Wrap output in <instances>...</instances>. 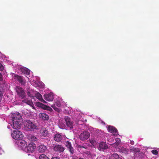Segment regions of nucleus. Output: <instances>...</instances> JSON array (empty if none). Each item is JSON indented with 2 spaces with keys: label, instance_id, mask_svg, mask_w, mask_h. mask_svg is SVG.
Segmentation results:
<instances>
[{
  "label": "nucleus",
  "instance_id": "40",
  "mask_svg": "<svg viewBox=\"0 0 159 159\" xmlns=\"http://www.w3.org/2000/svg\"><path fill=\"white\" fill-rule=\"evenodd\" d=\"M41 102L44 103H46L47 102L42 98L40 100Z\"/></svg>",
  "mask_w": 159,
  "mask_h": 159
},
{
  "label": "nucleus",
  "instance_id": "24",
  "mask_svg": "<svg viewBox=\"0 0 159 159\" xmlns=\"http://www.w3.org/2000/svg\"><path fill=\"white\" fill-rule=\"evenodd\" d=\"M65 145L67 148V150L72 147L71 143L68 141L65 142Z\"/></svg>",
  "mask_w": 159,
  "mask_h": 159
},
{
  "label": "nucleus",
  "instance_id": "26",
  "mask_svg": "<svg viewBox=\"0 0 159 159\" xmlns=\"http://www.w3.org/2000/svg\"><path fill=\"white\" fill-rule=\"evenodd\" d=\"M35 96L39 101L42 98V95L39 92L36 93Z\"/></svg>",
  "mask_w": 159,
  "mask_h": 159
},
{
  "label": "nucleus",
  "instance_id": "29",
  "mask_svg": "<svg viewBox=\"0 0 159 159\" xmlns=\"http://www.w3.org/2000/svg\"><path fill=\"white\" fill-rule=\"evenodd\" d=\"M51 107H52L55 111H56L57 112H59L60 111L59 109L58 108H57L56 107L55 104H53V105H52L51 106Z\"/></svg>",
  "mask_w": 159,
  "mask_h": 159
},
{
  "label": "nucleus",
  "instance_id": "34",
  "mask_svg": "<svg viewBox=\"0 0 159 159\" xmlns=\"http://www.w3.org/2000/svg\"><path fill=\"white\" fill-rule=\"evenodd\" d=\"M37 104L38 106L41 107H43V106H44V105L43 103L39 102H37Z\"/></svg>",
  "mask_w": 159,
  "mask_h": 159
},
{
  "label": "nucleus",
  "instance_id": "10",
  "mask_svg": "<svg viewBox=\"0 0 159 159\" xmlns=\"http://www.w3.org/2000/svg\"><path fill=\"white\" fill-rule=\"evenodd\" d=\"M108 131L114 134H116L117 133V130L112 126L108 125L107 126Z\"/></svg>",
  "mask_w": 159,
  "mask_h": 159
},
{
  "label": "nucleus",
  "instance_id": "11",
  "mask_svg": "<svg viewBox=\"0 0 159 159\" xmlns=\"http://www.w3.org/2000/svg\"><path fill=\"white\" fill-rule=\"evenodd\" d=\"M13 127L14 129H18L21 128L22 121L18 120V121H13Z\"/></svg>",
  "mask_w": 159,
  "mask_h": 159
},
{
  "label": "nucleus",
  "instance_id": "33",
  "mask_svg": "<svg viewBox=\"0 0 159 159\" xmlns=\"http://www.w3.org/2000/svg\"><path fill=\"white\" fill-rule=\"evenodd\" d=\"M55 105H56L58 107H60L61 106V103L60 101H57L55 103V104H54Z\"/></svg>",
  "mask_w": 159,
  "mask_h": 159
},
{
  "label": "nucleus",
  "instance_id": "1",
  "mask_svg": "<svg viewBox=\"0 0 159 159\" xmlns=\"http://www.w3.org/2000/svg\"><path fill=\"white\" fill-rule=\"evenodd\" d=\"M25 127L30 131H33L34 129H37L38 128L36 125L30 120H26Z\"/></svg>",
  "mask_w": 159,
  "mask_h": 159
},
{
  "label": "nucleus",
  "instance_id": "15",
  "mask_svg": "<svg viewBox=\"0 0 159 159\" xmlns=\"http://www.w3.org/2000/svg\"><path fill=\"white\" fill-rule=\"evenodd\" d=\"M47 149L46 146L43 144L40 145L38 148V150L40 152H43Z\"/></svg>",
  "mask_w": 159,
  "mask_h": 159
},
{
  "label": "nucleus",
  "instance_id": "28",
  "mask_svg": "<svg viewBox=\"0 0 159 159\" xmlns=\"http://www.w3.org/2000/svg\"><path fill=\"white\" fill-rule=\"evenodd\" d=\"M20 146H25V147H26V145L27 144H26V142L24 141H22L21 142H20Z\"/></svg>",
  "mask_w": 159,
  "mask_h": 159
},
{
  "label": "nucleus",
  "instance_id": "16",
  "mask_svg": "<svg viewBox=\"0 0 159 159\" xmlns=\"http://www.w3.org/2000/svg\"><path fill=\"white\" fill-rule=\"evenodd\" d=\"M39 117L42 119L44 120H48L49 118V116L46 114L44 113H40L39 114Z\"/></svg>",
  "mask_w": 159,
  "mask_h": 159
},
{
  "label": "nucleus",
  "instance_id": "22",
  "mask_svg": "<svg viewBox=\"0 0 159 159\" xmlns=\"http://www.w3.org/2000/svg\"><path fill=\"white\" fill-rule=\"evenodd\" d=\"M22 102L31 106H33V103L32 101L28 100L27 99H25L23 100Z\"/></svg>",
  "mask_w": 159,
  "mask_h": 159
},
{
  "label": "nucleus",
  "instance_id": "38",
  "mask_svg": "<svg viewBox=\"0 0 159 159\" xmlns=\"http://www.w3.org/2000/svg\"><path fill=\"white\" fill-rule=\"evenodd\" d=\"M79 148H86L87 147L83 145H79Z\"/></svg>",
  "mask_w": 159,
  "mask_h": 159
},
{
  "label": "nucleus",
  "instance_id": "9",
  "mask_svg": "<svg viewBox=\"0 0 159 159\" xmlns=\"http://www.w3.org/2000/svg\"><path fill=\"white\" fill-rule=\"evenodd\" d=\"M44 99L48 101H52L54 99L53 95L52 93H50L44 94Z\"/></svg>",
  "mask_w": 159,
  "mask_h": 159
},
{
  "label": "nucleus",
  "instance_id": "27",
  "mask_svg": "<svg viewBox=\"0 0 159 159\" xmlns=\"http://www.w3.org/2000/svg\"><path fill=\"white\" fill-rule=\"evenodd\" d=\"M39 159H49V158L45 155L42 154L39 156Z\"/></svg>",
  "mask_w": 159,
  "mask_h": 159
},
{
  "label": "nucleus",
  "instance_id": "32",
  "mask_svg": "<svg viewBox=\"0 0 159 159\" xmlns=\"http://www.w3.org/2000/svg\"><path fill=\"white\" fill-rule=\"evenodd\" d=\"M152 153L154 155H157L158 154V152L156 150H152L151 151Z\"/></svg>",
  "mask_w": 159,
  "mask_h": 159
},
{
  "label": "nucleus",
  "instance_id": "41",
  "mask_svg": "<svg viewBox=\"0 0 159 159\" xmlns=\"http://www.w3.org/2000/svg\"><path fill=\"white\" fill-rule=\"evenodd\" d=\"M51 159H60L59 157H52Z\"/></svg>",
  "mask_w": 159,
  "mask_h": 159
},
{
  "label": "nucleus",
  "instance_id": "20",
  "mask_svg": "<svg viewBox=\"0 0 159 159\" xmlns=\"http://www.w3.org/2000/svg\"><path fill=\"white\" fill-rule=\"evenodd\" d=\"M28 139L32 141H37L38 140L37 138L33 134H29L28 136Z\"/></svg>",
  "mask_w": 159,
  "mask_h": 159
},
{
  "label": "nucleus",
  "instance_id": "31",
  "mask_svg": "<svg viewBox=\"0 0 159 159\" xmlns=\"http://www.w3.org/2000/svg\"><path fill=\"white\" fill-rule=\"evenodd\" d=\"M130 150L132 151H133L134 152H137L139 151V149L138 148H135L134 147H132L130 149Z\"/></svg>",
  "mask_w": 159,
  "mask_h": 159
},
{
  "label": "nucleus",
  "instance_id": "3",
  "mask_svg": "<svg viewBox=\"0 0 159 159\" xmlns=\"http://www.w3.org/2000/svg\"><path fill=\"white\" fill-rule=\"evenodd\" d=\"M12 137L16 140H20L23 137L21 132L18 130H14L11 134Z\"/></svg>",
  "mask_w": 159,
  "mask_h": 159
},
{
  "label": "nucleus",
  "instance_id": "18",
  "mask_svg": "<svg viewBox=\"0 0 159 159\" xmlns=\"http://www.w3.org/2000/svg\"><path fill=\"white\" fill-rule=\"evenodd\" d=\"M40 133L44 137L47 136L48 135V131L45 128L42 129L40 130Z\"/></svg>",
  "mask_w": 159,
  "mask_h": 159
},
{
  "label": "nucleus",
  "instance_id": "36",
  "mask_svg": "<svg viewBox=\"0 0 159 159\" xmlns=\"http://www.w3.org/2000/svg\"><path fill=\"white\" fill-rule=\"evenodd\" d=\"M46 109L48 110L49 111H52V109L51 107H49L47 106L46 107Z\"/></svg>",
  "mask_w": 159,
  "mask_h": 159
},
{
  "label": "nucleus",
  "instance_id": "13",
  "mask_svg": "<svg viewBox=\"0 0 159 159\" xmlns=\"http://www.w3.org/2000/svg\"><path fill=\"white\" fill-rule=\"evenodd\" d=\"M108 148V146L105 142H101L99 144L98 149L100 151H101L103 149H106Z\"/></svg>",
  "mask_w": 159,
  "mask_h": 159
},
{
  "label": "nucleus",
  "instance_id": "14",
  "mask_svg": "<svg viewBox=\"0 0 159 159\" xmlns=\"http://www.w3.org/2000/svg\"><path fill=\"white\" fill-rule=\"evenodd\" d=\"M62 135L59 133H57L54 135L53 139L54 140L57 142L61 141L62 140Z\"/></svg>",
  "mask_w": 159,
  "mask_h": 159
},
{
  "label": "nucleus",
  "instance_id": "39",
  "mask_svg": "<svg viewBox=\"0 0 159 159\" xmlns=\"http://www.w3.org/2000/svg\"><path fill=\"white\" fill-rule=\"evenodd\" d=\"M116 143H119V145L120 142V140L119 139H116Z\"/></svg>",
  "mask_w": 159,
  "mask_h": 159
},
{
  "label": "nucleus",
  "instance_id": "2",
  "mask_svg": "<svg viewBox=\"0 0 159 159\" xmlns=\"http://www.w3.org/2000/svg\"><path fill=\"white\" fill-rule=\"evenodd\" d=\"M15 90L18 96L22 99L25 98V93L23 89L20 86H16Z\"/></svg>",
  "mask_w": 159,
  "mask_h": 159
},
{
  "label": "nucleus",
  "instance_id": "30",
  "mask_svg": "<svg viewBox=\"0 0 159 159\" xmlns=\"http://www.w3.org/2000/svg\"><path fill=\"white\" fill-rule=\"evenodd\" d=\"M111 145L112 147L116 148L117 147V146L119 145L118 143H116V142H115L114 143H112V144H111Z\"/></svg>",
  "mask_w": 159,
  "mask_h": 159
},
{
  "label": "nucleus",
  "instance_id": "5",
  "mask_svg": "<svg viewBox=\"0 0 159 159\" xmlns=\"http://www.w3.org/2000/svg\"><path fill=\"white\" fill-rule=\"evenodd\" d=\"M64 120L67 128L70 129H72L74 125L73 122L70 118L68 116H65Z\"/></svg>",
  "mask_w": 159,
  "mask_h": 159
},
{
  "label": "nucleus",
  "instance_id": "23",
  "mask_svg": "<svg viewBox=\"0 0 159 159\" xmlns=\"http://www.w3.org/2000/svg\"><path fill=\"white\" fill-rule=\"evenodd\" d=\"M33 92L32 89H27V94L29 97H31L33 96Z\"/></svg>",
  "mask_w": 159,
  "mask_h": 159
},
{
  "label": "nucleus",
  "instance_id": "4",
  "mask_svg": "<svg viewBox=\"0 0 159 159\" xmlns=\"http://www.w3.org/2000/svg\"><path fill=\"white\" fill-rule=\"evenodd\" d=\"M65 148L61 145L57 144L53 146V149L57 154H61L64 151Z\"/></svg>",
  "mask_w": 159,
  "mask_h": 159
},
{
  "label": "nucleus",
  "instance_id": "21",
  "mask_svg": "<svg viewBox=\"0 0 159 159\" xmlns=\"http://www.w3.org/2000/svg\"><path fill=\"white\" fill-rule=\"evenodd\" d=\"M119 150L120 152L125 154H128L129 152L128 149L124 147H120L119 148Z\"/></svg>",
  "mask_w": 159,
  "mask_h": 159
},
{
  "label": "nucleus",
  "instance_id": "12",
  "mask_svg": "<svg viewBox=\"0 0 159 159\" xmlns=\"http://www.w3.org/2000/svg\"><path fill=\"white\" fill-rule=\"evenodd\" d=\"M14 77L15 79L18 81L20 83L23 85L25 84V82L24 81L23 77L16 75H15Z\"/></svg>",
  "mask_w": 159,
  "mask_h": 159
},
{
  "label": "nucleus",
  "instance_id": "35",
  "mask_svg": "<svg viewBox=\"0 0 159 159\" xmlns=\"http://www.w3.org/2000/svg\"><path fill=\"white\" fill-rule=\"evenodd\" d=\"M90 143L93 145H95L96 143V141L94 140L91 139L90 141Z\"/></svg>",
  "mask_w": 159,
  "mask_h": 159
},
{
  "label": "nucleus",
  "instance_id": "19",
  "mask_svg": "<svg viewBox=\"0 0 159 159\" xmlns=\"http://www.w3.org/2000/svg\"><path fill=\"white\" fill-rule=\"evenodd\" d=\"M70 153V155H71L72 157V159H76L77 158L76 157L74 156V154L75 153V150L73 147L70 148L67 150Z\"/></svg>",
  "mask_w": 159,
  "mask_h": 159
},
{
  "label": "nucleus",
  "instance_id": "6",
  "mask_svg": "<svg viewBox=\"0 0 159 159\" xmlns=\"http://www.w3.org/2000/svg\"><path fill=\"white\" fill-rule=\"evenodd\" d=\"M35 147V144L31 143H30L27 146H26L25 150L27 152L33 153L34 152Z\"/></svg>",
  "mask_w": 159,
  "mask_h": 159
},
{
  "label": "nucleus",
  "instance_id": "8",
  "mask_svg": "<svg viewBox=\"0 0 159 159\" xmlns=\"http://www.w3.org/2000/svg\"><path fill=\"white\" fill-rule=\"evenodd\" d=\"M13 121H16L20 120L22 121V118L19 112H16L12 115V116Z\"/></svg>",
  "mask_w": 159,
  "mask_h": 159
},
{
  "label": "nucleus",
  "instance_id": "25",
  "mask_svg": "<svg viewBox=\"0 0 159 159\" xmlns=\"http://www.w3.org/2000/svg\"><path fill=\"white\" fill-rule=\"evenodd\" d=\"M112 159H122L117 153H114L111 156Z\"/></svg>",
  "mask_w": 159,
  "mask_h": 159
},
{
  "label": "nucleus",
  "instance_id": "42",
  "mask_svg": "<svg viewBox=\"0 0 159 159\" xmlns=\"http://www.w3.org/2000/svg\"><path fill=\"white\" fill-rule=\"evenodd\" d=\"M130 143L131 145H133L134 144V142L133 141H131L130 142Z\"/></svg>",
  "mask_w": 159,
  "mask_h": 159
},
{
  "label": "nucleus",
  "instance_id": "17",
  "mask_svg": "<svg viewBox=\"0 0 159 159\" xmlns=\"http://www.w3.org/2000/svg\"><path fill=\"white\" fill-rule=\"evenodd\" d=\"M20 69L22 73L24 74L29 75L30 74V70L27 68L22 67Z\"/></svg>",
  "mask_w": 159,
  "mask_h": 159
},
{
  "label": "nucleus",
  "instance_id": "7",
  "mask_svg": "<svg viewBox=\"0 0 159 159\" xmlns=\"http://www.w3.org/2000/svg\"><path fill=\"white\" fill-rule=\"evenodd\" d=\"M90 135V134L88 132L85 131L80 134L79 138L82 141H84L88 139Z\"/></svg>",
  "mask_w": 159,
  "mask_h": 159
},
{
  "label": "nucleus",
  "instance_id": "37",
  "mask_svg": "<svg viewBox=\"0 0 159 159\" xmlns=\"http://www.w3.org/2000/svg\"><path fill=\"white\" fill-rule=\"evenodd\" d=\"M4 69V67L3 65L0 63V70L2 71Z\"/></svg>",
  "mask_w": 159,
  "mask_h": 159
}]
</instances>
